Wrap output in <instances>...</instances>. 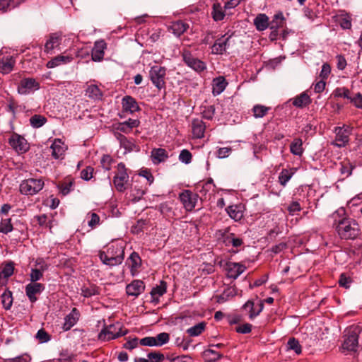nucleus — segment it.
Instances as JSON below:
<instances>
[{
	"instance_id": "obj_52",
	"label": "nucleus",
	"mask_w": 362,
	"mask_h": 362,
	"mask_svg": "<svg viewBox=\"0 0 362 362\" xmlns=\"http://www.w3.org/2000/svg\"><path fill=\"white\" fill-rule=\"evenodd\" d=\"M287 349L293 350L296 354L299 355L302 352V348L299 344L298 340L295 338H291L288 339L287 344Z\"/></svg>"
},
{
	"instance_id": "obj_36",
	"label": "nucleus",
	"mask_w": 362,
	"mask_h": 362,
	"mask_svg": "<svg viewBox=\"0 0 362 362\" xmlns=\"http://www.w3.org/2000/svg\"><path fill=\"white\" fill-rule=\"evenodd\" d=\"M296 168L283 169L279 175V182L283 187H285L293 175L296 173Z\"/></svg>"
},
{
	"instance_id": "obj_9",
	"label": "nucleus",
	"mask_w": 362,
	"mask_h": 362,
	"mask_svg": "<svg viewBox=\"0 0 362 362\" xmlns=\"http://www.w3.org/2000/svg\"><path fill=\"white\" fill-rule=\"evenodd\" d=\"M8 144L11 148L18 154L25 153L30 148L27 140L21 135L13 133L8 139Z\"/></svg>"
},
{
	"instance_id": "obj_33",
	"label": "nucleus",
	"mask_w": 362,
	"mask_h": 362,
	"mask_svg": "<svg viewBox=\"0 0 362 362\" xmlns=\"http://www.w3.org/2000/svg\"><path fill=\"white\" fill-rule=\"evenodd\" d=\"M183 59L190 68H205L204 62L194 57L189 52L183 53Z\"/></svg>"
},
{
	"instance_id": "obj_31",
	"label": "nucleus",
	"mask_w": 362,
	"mask_h": 362,
	"mask_svg": "<svg viewBox=\"0 0 362 362\" xmlns=\"http://www.w3.org/2000/svg\"><path fill=\"white\" fill-rule=\"evenodd\" d=\"M228 83L226 82L225 78L223 76H218L213 80L212 83V93L214 95H220L222 92L224 91Z\"/></svg>"
},
{
	"instance_id": "obj_8",
	"label": "nucleus",
	"mask_w": 362,
	"mask_h": 362,
	"mask_svg": "<svg viewBox=\"0 0 362 362\" xmlns=\"http://www.w3.org/2000/svg\"><path fill=\"white\" fill-rule=\"evenodd\" d=\"M40 88V83L33 78H24L21 80L18 85V93L20 95H30L39 90Z\"/></svg>"
},
{
	"instance_id": "obj_6",
	"label": "nucleus",
	"mask_w": 362,
	"mask_h": 362,
	"mask_svg": "<svg viewBox=\"0 0 362 362\" xmlns=\"http://www.w3.org/2000/svg\"><path fill=\"white\" fill-rule=\"evenodd\" d=\"M335 140L332 145L337 147H344L349 142V136L351 134V128L347 125L337 127L334 128Z\"/></svg>"
},
{
	"instance_id": "obj_37",
	"label": "nucleus",
	"mask_w": 362,
	"mask_h": 362,
	"mask_svg": "<svg viewBox=\"0 0 362 362\" xmlns=\"http://www.w3.org/2000/svg\"><path fill=\"white\" fill-rule=\"evenodd\" d=\"M284 24L285 18L283 13L280 12L274 16L272 21L269 22V28L271 30H276L283 28Z\"/></svg>"
},
{
	"instance_id": "obj_49",
	"label": "nucleus",
	"mask_w": 362,
	"mask_h": 362,
	"mask_svg": "<svg viewBox=\"0 0 362 362\" xmlns=\"http://www.w3.org/2000/svg\"><path fill=\"white\" fill-rule=\"evenodd\" d=\"M146 188L138 187L136 185H133L131 188V194L130 197H132V201L138 202L139 201L143 195L145 194Z\"/></svg>"
},
{
	"instance_id": "obj_20",
	"label": "nucleus",
	"mask_w": 362,
	"mask_h": 362,
	"mask_svg": "<svg viewBox=\"0 0 362 362\" xmlns=\"http://www.w3.org/2000/svg\"><path fill=\"white\" fill-rule=\"evenodd\" d=\"M237 293L238 291L235 286H230L226 288L222 293L214 296V298L218 303L221 304L235 296Z\"/></svg>"
},
{
	"instance_id": "obj_26",
	"label": "nucleus",
	"mask_w": 362,
	"mask_h": 362,
	"mask_svg": "<svg viewBox=\"0 0 362 362\" xmlns=\"http://www.w3.org/2000/svg\"><path fill=\"white\" fill-rule=\"evenodd\" d=\"M73 59L72 55L64 53L48 62L47 68H54L58 66L65 65Z\"/></svg>"
},
{
	"instance_id": "obj_42",
	"label": "nucleus",
	"mask_w": 362,
	"mask_h": 362,
	"mask_svg": "<svg viewBox=\"0 0 362 362\" xmlns=\"http://www.w3.org/2000/svg\"><path fill=\"white\" fill-rule=\"evenodd\" d=\"M211 15L214 20L216 21H219L223 19L225 16V13L220 3L215 2L214 4Z\"/></svg>"
},
{
	"instance_id": "obj_47",
	"label": "nucleus",
	"mask_w": 362,
	"mask_h": 362,
	"mask_svg": "<svg viewBox=\"0 0 362 362\" xmlns=\"http://www.w3.org/2000/svg\"><path fill=\"white\" fill-rule=\"evenodd\" d=\"M197 189L201 187L200 189H199V192L202 194V195L206 196L209 192L211 191H214V188L215 187V185L214 184V181L212 179H209L205 182L200 183L197 187Z\"/></svg>"
},
{
	"instance_id": "obj_18",
	"label": "nucleus",
	"mask_w": 362,
	"mask_h": 362,
	"mask_svg": "<svg viewBox=\"0 0 362 362\" xmlns=\"http://www.w3.org/2000/svg\"><path fill=\"white\" fill-rule=\"evenodd\" d=\"M145 289V285L141 280H134L126 287V292L128 296L138 297Z\"/></svg>"
},
{
	"instance_id": "obj_25",
	"label": "nucleus",
	"mask_w": 362,
	"mask_h": 362,
	"mask_svg": "<svg viewBox=\"0 0 362 362\" xmlns=\"http://www.w3.org/2000/svg\"><path fill=\"white\" fill-rule=\"evenodd\" d=\"M106 49V43L104 40L95 42L92 49V59L95 62H100L103 59L104 50Z\"/></svg>"
},
{
	"instance_id": "obj_53",
	"label": "nucleus",
	"mask_w": 362,
	"mask_h": 362,
	"mask_svg": "<svg viewBox=\"0 0 362 362\" xmlns=\"http://www.w3.org/2000/svg\"><path fill=\"white\" fill-rule=\"evenodd\" d=\"M88 225L91 228H95L96 226L100 225V216L94 212H90L86 216Z\"/></svg>"
},
{
	"instance_id": "obj_39",
	"label": "nucleus",
	"mask_w": 362,
	"mask_h": 362,
	"mask_svg": "<svg viewBox=\"0 0 362 362\" xmlns=\"http://www.w3.org/2000/svg\"><path fill=\"white\" fill-rule=\"evenodd\" d=\"M290 151L295 156H300L303 155L304 149L303 148V141L300 138H296L290 145Z\"/></svg>"
},
{
	"instance_id": "obj_5",
	"label": "nucleus",
	"mask_w": 362,
	"mask_h": 362,
	"mask_svg": "<svg viewBox=\"0 0 362 362\" xmlns=\"http://www.w3.org/2000/svg\"><path fill=\"white\" fill-rule=\"evenodd\" d=\"M128 181L129 175L125 165L123 163H119L117 167V173L113 179L114 185L117 191L123 192L127 188Z\"/></svg>"
},
{
	"instance_id": "obj_57",
	"label": "nucleus",
	"mask_w": 362,
	"mask_h": 362,
	"mask_svg": "<svg viewBox=\"0 0 362 362\" xmlns=\"http://www.w3.org/2000/svg\"><path fill=\"white\" fill-rule=\"evenodd\" d=\"M11 218L2 219L0 223V233L7 234L13 230Z\"/></svg>"
},
{
	"instance_id": "obj_7",
	"label": "nucleus",
	"mask_w": 362,
	"mask_h": 362,
	"mask_svg": "<svg viewBox=\"0 0 362 362\" xmlns=\"http://www.w3.org/2000/svg\"><path fill=\"white\" fill-rule=\"evenodd\" d=\"M170 334L167 332H161L154 337H145L139 339V344L145 346L160 347L168 343Z\"/></svg>"
},
{
	"instance_id": "obj_29",
	"label": "nucleus",
	"mask_w": 362,
	"mask_h": 362,
	"mask_svg": "<svg viewBox=\"0 0 362 362\" xmlns=\"http://www.w3.org/2000/svg\"><path fill=\"white\" fill-rule=\"evenodd\" d=\"M189 28V25L182 21L173 22L168 27V30L175 36H180Z\"/></svg>"
},
{
	"instance_id": "obj_19",
	"label": "nucleus",
	"mask_w": 362,
	"mask_h": 362,
	"mask_svg": "<svg viewBox=\"0 0 362 362\" xmlns=\"http://www.w3.org/2000/svg\"><path fill=\"white\" fill-rule=\"evenodd\" d=\"M80 313L77 308H74L71 311L64 317V322L62 329L64 331L70 330L78 321Z\"/></svg>"
},
{
	"instance_id": "obj_13",
	"label": "nucleus",
	"mask_w": 362,
	"mask_h": 362,
	"mask_svg": "<svg viewBox=\"0 0 362 362\" xmlns=\"http://www.w3.org/2000/svg\"><path fill=\"white\" fill-rule=\"evenodd\" d=\"M45 285L41 283H29L25 287L26 296L33 303L37 300V296L45 290Z\"/></svg>"
},
{
	"instance_id": "obj_11",
	"label": "nucleus",
	"mask_w": 362,
	"mask_h": 362,
	"mask_svg": "<svg viewBox=\"0 0 362 362\" xmlns=\"http://www.w3.org/2000/svg\"><path fill=\"white\" fill-rule=\"evenodd\" d=\"M246 269V267L240 262H227L224 266L227 277L233 279H238Z\"/></svg>"
},
{
	"instance_id": "obj_38",
	"label": "nucleus",
	"mask_w": 362,
	"mask_h": 362,
	"mask_svg": "<svg viewBox=\"0 0 362 362\" xmlns=\"http://www.w3.org/2000/svg\"><path fill=\"white\" fill-rule=\"evenodd\" d=\"M223 243L226 246L238 247L243 244V240L240 238H237L234 233H229L223 236Z\"/></svg>"
},
{
	"instance_id": "obj_55",
	"label": "nucleus",
	"mask_w": 362,
	"mask_h": 362,
	"mask_svg": "<svg viewBox=\"0 0 362 362\" xmlns=\"http://www.w3.org/2000/svg\"><path fill=\"white\" fill-rule=\"evenodd\" d=\"M269 107L262 105H256L252 108L253 115L255 118H262L266 115Z\"/></svg>"
},
{
	"instance_id": "obj_27",
	"label": "nucleus",
	"mask_w": 362,
	"mask_h": 362,
	"mask_svg": "<svg viewBox=\"0 0 362 362\" xmlns=\"http://www.w3.org/2000/svg\"><path fill=\"white\" fill-rule=\"evenodd\" d=\"M62 41V37L57 33H53L49 35L45 45V51L47 53L51 52L56 48H58Z\"/></svg>"
},
{
	"instance_id": "obj_56",
	"label": "nucleus",
	"mask_w": 362,
	"mask_h": 362,
	"mask_svg": "<svg viewBox=\"0 0 362 362\" xmlns=\"http://www.w3.org/2000/svg\"><path fill=\"white\" fill-rule=\"evenodd\" d=\"M73 187L74 182L71 180L64 182L58 186L59 192L64 196L70 193L73 190Z\"/></svg>"
},
{
	"instance_id": "obj_54",
	"label": "nucleus",
	"mask_w": 362,
	"mask_h": 362,
	"mask_svg": "<svg viewBox=\"0 0 362 362\" xmlns=\"http://www.w3.org/2000/svg\"><path fill=\"white\" fill-rule=\"evenodd\" d=\"M37 223L43 228H49L50 230L52 228V220H48V217L46 214H41L40 216H37L36 217Z\"/></svg>"
},
{
	"instance_id": "obj_60",
	"label": "nucleus",
	"mask_w": 362,
	"mask_h": 362,
	"mask_svg": "<svg viewBox=\"0 0 362 362\" xmlns=\"http://www.w3.org/2000/svg\"><path fill=\"white\" fill-rule=\"evenodd\" d=\"M35 337L42 344L48 342L51 339V336L44 329H39Z\"/></svg>"
},
{
	"instance_id": "obj_4",
	"label": "nucleus",
	"mask_w": 362,
	"mask_h": 362,
	"mask_svg": "<svg viewBox=\"0 0 362 362\" xmlns=\"http://www.w3.org/2000/svg\"><path fill=\"white\" fill-rule=\"evenodd\" d=\"M127 334V330L122 329V325L119 322H116L110 325H105L98 338L100 341H110L119 338Z\"/></svg>"
},
{
	"instance_id": "obj_34",
	"label": "nucleus",
	"mask_w": 362,
	"mask_h": 362,
	"mask_svg": "<svg viewBox=\"0 0 362 362\" xmlns=\"http://www.w3.org/2000/svg\"><path fill=\"white\" fill-rule=\"evenodd\" d=\"M229 37L218 39L211 47L213 54H221L225 52L228 47Z\"/></svg>"
},
{
	"instance_id": "obj_59",
	"label": "nucleus",
	"mask_w": 362,
	"mask_h": 362,
	"mask_svg": "<svg viewBox=\"0 0 362 362\" xmlns=\"http://www.w3.org/2000/svg\"><path fill=\"white\" fill-rule=\"evenodd\" d=\"M339 23L343 29H350L351 27V18L348 14L341 15L339 17Z\"/></svg>"
},
{
	"instance_id": "obj_62",
	"label": "nucleus",
	"mask_w": 362,
	"mask_h": 362,
	"mask_svg": "<svg viewBox=\"0 0 362 362\" xmlns=\"http://www.w3.org/2000/svg\"><path fill=\"white\" fill-rule=\"evenodd\" d=\"M139 177H143L146 180V185H151L153 181L154 177L151 171L148 169H142L139 173Z\"/></svg>"
},
{
	"instance_id": "obj_24",
	"label": "nucleus",
	"mask_w": 362,
	"mask_h": 362,
	"mask_svg": "<svg viewBox=\"0 0 362 362\" xmlns=\"http://www.w3.org/2000/svg\"><path fill=\"white\" fill-rule=\"evenodd\" d=\"M206 129L205 123L199 119H194L192 122V131L193 136L196 139H202L204 136Z\"/></svg>"
},
{
	"instance_id": "obj_61",
	"label": "nucleus",
	"mask_w": 362,
	"mask_h": 362,
	"mask_svg": "<svg viewBox=\"0 0 362 362\" xmlns=\"http://www.w3.org/2000/svg\"><path fill=\"white\" fill-rule=\"evenodd\" d=\"M338 282L341 287L349 288L352 283V279L346 274L342 273L339 276Z\"/></svg>"
},
{
	"instance_id": "obj_41",
	"label": "nucleus",
	"mask_w": 362,
	"mask_h": 362,
	"mask_svg": "<svg viewBox=\"0 0 362 362\" xmlns=\"http://www.w3.org/2000/svg\"><path fill=\"white\" fill-rule=\"evenodd\" d=\"M1 304L6 310H10L13 304L12 292L8 289H6L1 296Z\"/></svg>"
},
{
	"instance_id": "obj_46",
	"label": "nucleus",
	"mask_w": 362,
	"mask_h": 362,
	"mask_svg": "<svg viewBox=\"0 0 362 362\" xmlns=\"http://www.w3.org/2000/svg\"><path fill=\"white\" fill-rule=\"evenodd\" d=\"M205 327L206 323L202 322L187 329V332L191 337H197L202 333Z\"/></svg>"
},
{
	"instance_id": "obj_43",
	"label": "nucleus",
	"mask_w": 362,
	"mask_h": 362,
	"mask_svg": "<svg viewBox=\"0 0 362 362\" xmlns=\"http://www.w3.org/2000/svg\"><path fill=\"white\" fill-rule=\"evenodd\" d=\"M86 95L93 100H100L103 94L97 86L90 85L86 89Z\"/></svg>"
},
{
	"instance_id": "obj_22",
	"label": "nucleus",
	"mask_w": 362,
	"mask_h": 362,
	"mask_svg": "<svg viewBox=\"0 0 362 362\" xmlns=\"http://www.w3.org/2000/svg\"><path fill=\"white\" fill-rule=\"evenodd\" d=\"M127 264L130 269L132 276L137 274L139 268L141 266V259L139 254L133 252L127 259Z\"/></svg>"
},
{
	"instance_id": "obj_2",
	"label": "nucleus",
	"mask_w": 362,
	"mask_h": 362,
	"mask_svg": "<svg viewBox=\"0 0 362 362\" xmlns=\"http://www.w3.org/2000/svg\"><path fill=\"white\" fill-rule=\"evenodd\" d=\"M99 257L104 264L110 267L121 264L124 258V244L117 242L110 243L105 251L100 252Z\"/></svg>"
},
{
	"instance_id": "obj_58",
	"label": "nucleus",
	"mask_w": 362,
	"mask_h": 362,
	"mask_svg": "<svg viewBox=\"0 0 362 362\" xmlns=\"http://www.w3.org/2000/svg\"><path fill=\"white\" fill-rule=\"evenodd\" d=\"M147 358L150 362H163L165 359L164 354L160 351H151L148 353Z\"/></svg>"
},
{
	"instance_id": "obj_14",
	"label": "nucleus",
	"mask_w": 362,
	"mask_h": 362,
	"mask_svg": "<svg viewBox=\"0 0 362 362\" xmlns=\"http://www.w3.org/2000/svg\"><path fill=\"white\" fill-rule=\"evenodd\" d=\"M264 308L263 303L257 300L256 303L253 300H247L243 305V309L248 313L250 320L255 319L262 311Z\"/></svg>"
},
{
	"instance_id": "obj_21",
	"label": "nucleus",
	"mask_w": 362,
	"mask_h": 362,
	"mask_svg": "<svg viewBox=\"0 0 362 362\" xmlns=\"http://www.w3.org/2000/svg\"><path fill=\"white\" fill-rule=\"evenodd\" d=\"M123 110L131 114L139 110L136 100L132 96L126 95L122 100Z\"/></svg>"
},
{
	"instance_id": "obj_45",
	"label": "nucleus",
	"mask_w": 362,
	"mask_h": 362,
	"mask_svg": "<svg viewBox=\"0 0 362 362\" xmlns=\"http://www.w3.org/2000/svg\"><path fill=\"white\" fill-rule=\"evenodd\" d=\"M99 293V288L95 285H90L89 286H83L81 288V295L85 298H90Z\"/></svg>"
},
{
	"instance_id": "obj_44",
	"label": "nucleus",
	"mask_w": 362,
	"mask_h": 362,
	"mask_svg": "<svg viewBox=\"0 0 362 362\" xmlns=\"http://www.w3.org/2000/svg\"><path fill=\"white\" fill-rule=\"evenodd\" d=\"M222 354L211 349H206L203 352V357L208 362L216 361L222 358Z\"/></svg>"
},
{
	"instance_id": "obj_40",
	"label": "nucleus",
	"mask_w": 362,
	"mask_h": 362,
	"mask_svg": "<svg viewBox=\"0 0 362 362\" xmlns=\"http://www.w3.org/2000/svg\"><path fill=\"white\" fill-rule=\"evenodd\" d=\"M141 58L144 66H147L150 68L158 67L156 65V56L155 54L145 52L142 54Z\"/></svg>"
},
{
	"instance_id": "obj_28",
	"label": "nucleus",
	"mask_w": 362,
	"mask_h": 362,
	"mask_svg": "<svg viewBox=\"0 0 362 362\" xmlns=\"http://www.w3.org/2000/svg\"><path fill=\"white\" fill-rule=\"evenodd\" d=\"M358 345V336L356 333H351L345 339L342 347L350 351H356Z\"/></svg>"
},
{
	"instance_id": "obj_30",
	"label": "nucleus",
	"mask_w": 362,
	"mask_h": 362,
	"mask_svg": "<svg viewBox=\"0 0 362 362\" xmlns=\"http://www.w3.org/2000/svg\"><path fill=\"white\" fill-rule=\"evenodd\" d=\"M292 104L298 108H303L311 103L310 95L305 91L291 99Z\"/></svg>"
},
{
	"instance_id": "obj_63",
	"label": "nucleus",
	"mask_w": 362,
	"mask_h": 362,
	"mask_svg": "<svg viewBox=\"0 0 362 362\" xmlns=\"http://www.w3.org/2000/svg\"><path fill=\"white\" fill-rule=\"evenodd\" d=\"M354 168V166H353L349 162H346L341 164L339 170L341 175H344L347 177L352 174Z\"/></svg>"
},
{
	"instance_id": "obj_17",
	"label": "nucleus",
	"mask_w": 362,
	"mask_h": 362,
	"mask_svg": "<svg viewBox=\"0 0 362 362\" xmlns=\"http://www.w3.org/2000/svg\"><path fill=\"white\" fill-rule=\"evenodd\" d=\"M140 124V122L139 119H129L128 120L123 122H119L116 125L114 126V132H119L122 134H129L133 128L137 127Z\"/></svg>"
},
{
	"instance_id": "obj_10",
	"label": "nucleus",
	"mask_w": 362,
	"mask_h": 362,
	"mask_svg": "<svg viewBox=\"0 0 362 362\" xmlns=\"http://www.w3.org/2000/svg\"><path fill=\"white\" fill-rule=\"evenodd\" d=\"M179 198L185 210L192 211L196 206L199 196L190 190H184L180 194Z\"/></svg>"
},
{
	"instance_id": "obj_35",
	"label": "nucleus",
	"mask_w": 362,
	"mask_h": 362,
	"mask_svg": "<svg viewBox=\"0 0 362 362\" xmlns=\"http://www.w3.org/2000/svg\"><path fill=\"white\" fill-rule=\"evenodd\" d=\"M168 157V153L163 148H155L151 151V158L154 164L165 161Z\"/></svg>"
},
{
	"instance_id": "obj_1",
	"label": "nucleus",
	"mask_w": 362,
	"mask_h": 362,
	"mask_svg": "<svg viewBox=\"0 0 362 362\" xmlns=\"http://www.w3.org/2000/svg\"><path fill=\"white\" fill-rule=\"evenodd\" d=\"M340 213L344 214V210H338L332 214V217L334 219L333 226L336 231L341 239L354 240L361 233V229L358 222L353 218H341L337 220L340 216Z\"/></svg>"
},
{
	"instance_id": "obj_50",
	"label": "nucleus",
	"mask_w": 362,
	"mask_h": 362,
	"mask_svg": "<svg viewBox=\"0 0 362 362\" xmlns=\"http://www.w3.org/2000/svg\"><path fill=\"white\" fill-rule=\"evenodd\" d=\"M47 122V119L41 115H34L30 118V124L33 128H40Z\"/></svg>"
},
{
	"instance_id": "obj_64",
	"label": "nucleus",
	"mask_w": 362,
	"mask_h": 362,
	"mask_svg": "<svg viewBox=\"0 0 362 362\" xmlns=\"http://www.w3.org/2000/svg\"><path fill=\"white\" fill-rule=\"evenodd\" d=\"M18 57H13L11 56H6L1 60V68H13L16 65V59Z\"/></svg>"
},
{
	"instance_id": "obj_16",
	"label": "nucleus",
	"mask_w": 362,
	"mask_h": 362,
	"mask_svg": "<svg viewBox=\"0 0 362 362\" xmlns=\"http://www.w3.org/2000/svg\"><path fill=\"white\" fill-rule=\"evenodd\" d=\"M149 76L156 88L160 90L165 88V69H150Z\"/></svg>"
},
{
	"instance_id": "obj_51",
	"label": "nucleus",
	"mask_w": 362,
	"mask_h": 362,
	"mask_svg": "<svg viewBox=\"0 0 362 362\" xmlns=\"http://www.w3.org/2000/svg\"><path fill=\"white\" fill-rule=\"evenodd\" d=\"M14 271V264L12 262L6 263L0 272V279H7L11 276Z\"/></svg>"
},
{
	"instance_id": "obj_32",
	"label": "nucleus",
	"mask_w": 362,
	"mask_h": 362,
	"mask_svg": "<svg viewBox=\"0 0 362 362\" xmlns=\"http://www.w3.org/2000/svg\"><path fill=\"white\" fill-rule=\"evenodd\" d=\"M253 23L258 31L265 30L269 25V17L264 13H259L255 18Z\"/></svg>"
},
{
	"instance_id": "obj_3",
	"label": "nucleus",
	"mask_w": 362,
	"mask_h": 362,
	"mask_svg": "<svg viewBox=\"0 0 362 362\" xmlns=\"http://www.w3.org/2000/svg\"><path fill=\"white\" fill-rule=\"evenodd\" d=\"M45 185L42 178H28L23 180L19 185L20 192L26 196H33L40 192Z\"/></svg>"
},
{
	"instance_id": "obj_48",
	"label": "nucleus",
	"mask_w": 362,
	"mask_h": 362,
	"mask_svg": "<svg viewBox=\"0 0 362 362\" xmlns=\"http://www.w3.org/2000/svg\"><path fill=\"white\" fill-rule=\"evenodd\" d=\"M167 291V283L164 281H160L158 285L153 287L151 291V296H162Z\"/></svg>"
},
{
	"instance_id": "obj_12",
	"label": "nucleus",
	"mask_w": 362,
	"mask_h": 362,
	"mask_svg": "<svg viewBox=\"0 0 362 362\" xmlns=\"http://www.w3.org/2000/svg\"><path fill=\"white\" fill-rule=\"evenodd\" d=\"M114 136L119 141L120 147L125 150L124 153L139 151V146L135 144L134 139H129L117 132H114Z\"/></svg>"
},
{
	"instance_id": "obj_23",
	"label": "nucleus",
	"mask_w": 362,
	"mask_h": 362,
	"mask_svg": "<svg viewBox=\"0 0 362 362\" xmlns=\"http://www.w3.org/2000/svg\"><path fill=\"white\" fill-rule=\"evenodd\" d=\"M226 211L235 221H240L244 216V206L241 204L230 205L226 209Z\"/></svg>"
},
{
	"instance_id": "obj_15",
	"label": "nucleus",
	"mask_w": 362,
	"mask_h": 362,
	"mask_svg": "<svg viewBox=\"0 0 362 362\" xmlns=\"http://www.w3.org/2000/svg\"><path fill=\"white\" fill-rule=\"evenodd\" d=\"M52 157L56 160H62L64 158L67 146L60 139H55L50 146Z\"/></svg>"
}]
</instances>
